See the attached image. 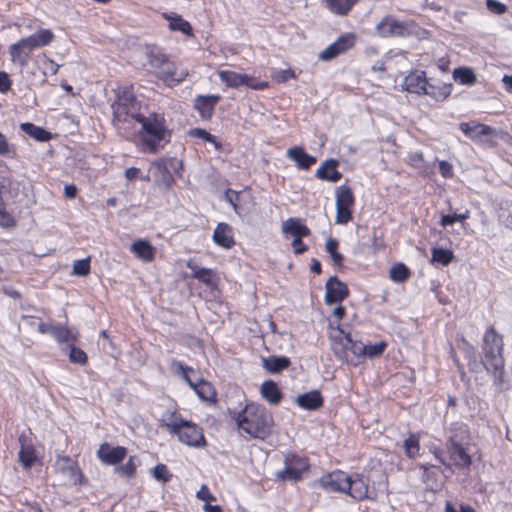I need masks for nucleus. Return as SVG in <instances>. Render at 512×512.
Instances as JSON below:
<instances>
[{"label": "nucleus", "instance_id": "4c0bfd02", "mask_svg": "<svg viewBox=\"0 0 512 512\" xmlns=\"http://www.w3.org/2000/svg\"><path fill=\"white\" fill-rule=\"evenodd\" d=\"M405 454L408 458H416L420 452V437L418 434L410 433L403 443Z\"/></svg>", "mask_w": 512, "mask_h": 512}, {"label": "nucleus", "instance_id": "7ed1b4c3", "mask_svg": "<svg viewBox=\"0 0 512 512\" xmlns=\"http://www.w3.org/2000/svg\"><path fill=\"white\" fill-rule=\"evenodd\" d=\"M146 58L150 67L155 70L157 78L169 87L181 83L189 74L185 67L172 61L158 47L148 46Z\"/></svg>", "mask_w": 512, "mask_h": 512}, {"label": "nucleus", "instance_id": "9d476101", "mask_svg": "<svg viewBox=\"0 0 512 512\" xmlns=\"http://www.w3.org/2000/svg\"><path fill=\"white\" fill-rule=\"evenodd\" d=\"M38 331L42 334H50L59 344H75L78 333L63 324H54L53 322H40Z\"/></svg>", "mask_w": 512, "mask_h": 512}, {"label": "nucleus", "instance_id": "f03ea898", "mask_svg": "<svg viewBox=\"0 0 512 512\" xmlns=\"http://www.w3.org/2000/svg\"><path fill=\"white\" fill-rule=\"evenodd\" d=\"M239 429L253 438L265 439L274 425L272 414L263 406L250 403L240 411L236 418Z\"/></svg>", "mask_w": 512, "mask_h": 512}, {"label": "nucleus", "instance_id": "2f4dec72", "mask_svg": "<svg viewBox=\"0 0 512 512\" xmlns=\"http://www.w3.org/2000/svg\"><path fill=\"white\" fill-rule=\"evenodd\" d=\"M459 128L468 137L474 139L481 136H488L491 134L492 129L484 124L471 122V123H460Z\"/></svg>", "mask_w": 512, "mask_h": 512}, {"label": "nucleus", "instance_id": "4468645a", "mask_svg": "<svg viewBox=\"0 0 512 512\" xmlns=\"http://www.w3.org/2000/svg\"><path fill=\"white\" fill-rule=\"evenodd\" d=\"M346 494L357 501L370 498L369 479L362 474L354 473L349 475Z\"/></svg>", "mask_w": 512, "mask_h": 512}, {"label": "nucleus", "instance_id": "49530a36", "mask_svg": "<svg viewBox=\"0 0 512 512\" xmlns=\"http://www.w3.org/2000/svg\"><path fill=\"white\" fill-rule=\"evenodd\" d=\"M338 241L334 238H329L326 242V251L330 254L334 264L340 265L343 261V256L337 251Z\"/></svg>", "mask_w": 512, "mask_h": 512}, {"label": "nucleus", "instance_id": "680f3d73", "mask_svg": "<svg viewBox=\"0 0 512 512\" xmlns=\"http://www.w3.org/2000/svg\"><path fill=\"white\" fill-rule=\"evenodd\" d=\"M439 171L442 174L443 177L449 178L453 174V168L452 165L447 161H440L439 162Z\"/></svg>", "mask_w": 512, "mask_h": 512}, {"label": "nucleus", "instance_id": "1a4fd4ad", "mask_svg": "<svg viewBox=\"0 0 512 512\" xmlns=\"http://www.w3.org/2000/svg\"><path fill=\"white\" fill-rule=\"evenodd\" d=\"M336 223L347 224L352 219L351 208L354 195L350 187L342 185L336 188Z\"/></svg>", "mask_w": 512, "mask_h": 512}, {"label": "nucleus", "instance_id": "09e8293b", "mask_svg": "<svg viewBox=\"0 0 512 512\" xmlns=\"http://www.w3.org/2000/svg\"><path fill=\"white\" fill-rule=\"evenodd\" d=\"M137 468L136 458L131 456L129 460L124 464L116 468V471L123 476L133 477Z\"/></svg>", "mask_w": 512, "mask_h": 512}, {"label": "nucleus", "instance_id": "c03bdc74", "mask_svg": "<svg viewBox=\"0 0 512 512\" xmlns=\"http://www.w3.org/2000/svg\"><path fill=\"white\" fill-rule=\"evenodd\" d=\"M188 134L192 137L203 139L204 141H207V142H211L217 150L221 149V144L216 141L215 136L210 134L205 129L194 128V129H191Z\"/></svg>", "mask_w": 512, "mask_h": 512}, {"label": "nucleus", "instance_id": "774afa93", "mask_svg": "<svg viewBox=\"0 0 512 512\" xmlns=\"http://www.w3.org/2000/svg\"><path fill=\"white\" fill-rule=\"evenodd\" d=\"M45 73L49 72L52 75H55L59 69V65L55 63L53 60L48 59L45 64Z\"/></svg>", "mask_w": 512, "mask_h": 512}, {"label": "nucleus", "instance_id": "338daca9", "mask_svg": "<svg viewBox=\"0 0 512 512\" xmlns=\"http://www.w3.org/2000/svg\"><path fill=\"white\" fill-rule=\"evenodd\" d=\"M301 238L302 237H297L294 238V240L292 241V246L294 248L295 254H302L307 250V246L302 242Z\"/></svg>", "mask_w": 512, "mask_h": 512}, {"label": "nucleus", "instance_id": "bb28decb", "mask_svg": "<svg viewBox=\"0 0 512 512\" xmlns=\"http://www.w3.org/2000/svg\"><path fill=\"white\" fill-rule=\"evenodd\" d=\"M296 403L303 409L316 410L323 405V398L318 390H313L299 395Z\"/></svg>", "mask_w": 512, "mask_h": 512}, {"label": "nucleus", "instance_id": "f3484780", "mask_svg": "<svg viewBox=\"0 0 512 512\" xmlns=\"http://www.w3.org/2000/svg\"><path fill=\"white\" fill-rule=\"evenodd\" d=\"M127 450L125 447H112L108 443L100 445L97 456L100 461L106 465H115L120 463L126 457Z\"/></svg>", "mask_w": 512, "mask_h": 512}, {"label": "nucleus", "instance_id": "f257e3e1", "mask_svg": "<svg viewBox=\"0 0 512 512\" xmlns=\"http://www.w3.org/2000/svg\"><path fill=\"white\" fill-rule=\"evenodd\" d=\"M135 124L140 125L137 145L142 152L156 153L170 140V130L165 117L158 113H143Z\"/></svg>", "mask_w": 512, "mask_h": 512}, {"label": "nucleus", "instance_id": "4be33fe9", "mask_svg": "<svg viewBox=\"0 0 512 512\" xmlns=\"http://www.w3.org/2000/svg\"><path fill=\"white\" fill-rule=\"evenodd\" d=\"M388 344L386 341L381 340L376 343H363L359 341V364L364 359H375L383 355Z\"/></svg>", "mask_w": 512, "mask_h": 512}, {"label": "nucleus", "instance_id": "b1692460", "mask_svg": "<svg viewBox=\"0 0 512 512\" xmlns=\"http://www.w3.org/2000/svg\"><path fill=\"white\" fill-rule=\"evenodd\" d=\"M220 100L219 95H199L195 99L194 108L199 112L202 118H210L215 104Z\"/></svg>", "mask_w": 512, "mask_h": 512}, {"label": "nucleus", "instance_id": "6e6552de", "mask_svg": "<svg viewBox=\"0 0 512 512\" xmlns=\"http://www.w3.org/2000/svg\"><path fill=\"white\" fill-rule=\"evenodd\" d=\"M309 469L306 457L297 454H287L284 460V468L277 472V478L284 481H299Z\"/></svg>", "mask_w": 512, "mask_h": 512}, {"label": "nucleus", "instance_id": "412c9836", "mask_svg": "<svg viewBox=\"0 0 512 512\" xmlns=\"http://www.w3.org/2000/svg\"><path fill=\"white\" fill-rule=\"evenodd\" d=\"M58 471L68 477L73 483H80L82 474L78 465L69 456H58L55 463Z\"/></svg>", "mask_w": 512, "mask_h": 512}, {"label": "nucleus", "instance_id": "c9c22d12", "mask_svg": "<svg viewBox=\"0 0 512 512\" xmlns=\"http://www.w3.org/2000/svg\"><path fill=\"white\" fill-rule=\"evenodd\" d=\"M290 360L285 356H272L263 359V367L269 373H278L288 368Z\"/></svg>", "mask_w": 512, "mask_h": 512}, {"label": "nucleus", "instance_id": "3c124183", "mask_svg": "<svg viewBox=\"0 0 512 512\" xmlns=\"http://www.w3.org/2000/svg\"><path fill=\"white\" fill-rule=\"evenodd\" d=\"M90 271L89 259L77 260L73 264V274L78 276H86Z\"/></svg>", "mask_w": 512, "mask_h": 512}, {"label": "nucleus", "instance_id": "9b49d317", "mask_svg": "<svg viewBox=\"0 0 512 512\" xmlns=\"http://www.w3.org/2000/svg\"><path fill=\"white\" fill-rule=\"evenodd\" d=\"M402 85L404 89L410 93H415L418 95L425 94L431 97H437V94L434 91V85L428 83L424 71L416 70L411 72L405 77Z\"/></svg>", "mask_w": 512, "mask_h": 512}, {"label": "nucleus", "instance_id": "864d4df0", "mask_svg": "<svg viewBox=\"0 0 512 512\" xmlns=\"http://www.w3.org/2000/svg\"><path fill=\"white\" fill-rule=\"evenodd\" d=\"M434 91L437 94V97H434L435 99H447L452 92V84H443L439 87L434 85Z\"/></svg>", "mask_w": 512, "mask_h": 512}, {"label": "nucleus", "instance_id": "e2e57ef3", "mask_svg": "<svg viewBox=\"0 0 512 512\" xmlns=\"http://www.w3.org/2000/svg\"><path fill=\"white\" fill-rule=\"evenodd\" d=\"M11 152V146L7 137L0 132V155L6 156Z\"/></svg>", "mask_w": 512, "mask_h": 512}, {"label": "nucleus", "instance_id": "f8f14e48", "mask_svg": "<svg viewBox=\"0 0 512 512\" xmlns=\"http://www.w3.org/2000/svg\"><path fill=\"white\" fill-rule=\"evenodd\" d=\"M217 74L221 81L228 87L237 88L239 86H247L253 89H263L267 87L266 83H256L254 78L246 74H239L229 70H220Z\"/></svg>", "mask_w": 512, "mask_h": 512}, {"label": "nucleus", "instance_id": "c85d7f7f", "mask_svg": "<svg viewBox=\"0 0 512 512\" xmlns=\"http://www.w3.org/2000/svg\"><path fill=\"white\" fill-rule=\"evenodd\" d=\"M287 156L301 169H309L316 162V158L307 154L301 147L288 149Z\"/></svg>", "mask_w": 512, "mask_h": 512}, {"label": "nucleus", "instance_id": "69168bd1", "mask_svg": "<svg viewBox=\"0 0 512 512\" xmlns=\"http://www.w3.org/2000/svg\"><path fill=\"white\" fill-rule=\"evenodd\" d=\"M445 511L446 512H475V510L469 505H461L458 510L450 502L446 503Z\"/></svg>", "mask_w": 512, "mask_h": 512}, {"label": "nucleus", "instance_id": "bf43d9fd", "mask_svg": "<svg viewBox=\"0 0 512 512\" xmlns=\"http://www.w3.org/2000/svg\"><path fill=\"white\" fill-rule=\"evenodd\" d=\"M274 77L278 82H286L288 79L294 78L295 74L291 69H284L275 72Z\"/></svg>", "mask_w": 512, "mask_h": 512}, {"label": "nucleus", "instance_id": "423d86ee", "mask_svg": "<svg viewBox=\"0 0 512 512\" xmlns=\"http://www.w3.org/2000/svg\"><path fill=\"white\" fill-rule=\"evenodd\" d=\"M164 427L172 435H176L183 444L202 448L206 446V440L202 428L195 423L186 421L176 413H171L164 422Z\"/></svg>", "mask_w": 512, "mask_h": 512}, {"label": "nucleus", "instance_id": "ea45409f", "mask_svg": "<svg viewBox=\"0 0 512 512\" xmlns=\"http://www.w3.org/2000/svg\"><path fill=\"white\" fill-rule=\"evenodd\" d=\"M193 390L202 400L210 401L215 397V390L213 386L209 382L202 379L197 378V384Z\"/></svg>", "mask_w": 512, "mask_h": 512}, {"label": "nucleus", "instance_id": "e433bc0d", "mask_svg": "<svg viewBox=\"0 0 512 512\" xmlns=\"http://www.w3.org/2000/svg\"><path fill=\"white\" fill-rule=\"evenodd\" d=\"M20 128L24 133L41 142H46L51 138L48 131L32 123H22Z\"/></svg>", "mask_w": 512, "mask_h": 512}, {"label": "nucleus", "instance_id": "6ab92c4d", "mask_svg": "<svg viewBox=\"0 0 512 512\" xmlns=\"http://www.w3.org/2000/svg\"><path fill=\"white\" fill-rule=\"evenodd\" d=\"M376 32L382 37L403 36L407 28L404 23L397 21L394 17L386 16L376 25Z\"/></svg>", "mask_w": 512, "mask_h": 512}, {"label": "nucleus", "instance_id": "ddd939ff", "mask_svg": "<svg viewBox=\"0 0 512 512\" xmlns=\"http://www.w3.org/2000/svg\"><path fill=\"white\" fill-rule=\"evenodd\" d=\"M349 475L343 471H333L318 481L319 485L328 492H341L346 493Z\"/></svg>", "mask_w": 512, "mask_h": 512}, {"label": "nucleus", "instance_id": "79ce46f5", "mask_svg": "<svg viewBox=\"0 0 512 512\" xmlns=\"http://www.w3.org/2000/svg\"><path fill=\"white\" fill-rule=\"evenodd\" d=\"M168 20H169V28L171 30L181 31L182 33H184L186 35H190L192 33L191 25L189 24V22L184 20L182 17H180L178 15L170 16V17H168Z\"/></svg>", "mask_w": 512, "mask_h": 512}, {"label": "nucleus", "instance_id": "f704fd0d", "mask_svg": "<svg viewBox=\"0 0 512 512\" xmlns=\"http://www.w3.org/2000/svg\"><path fill=\"white\" fill-rule=\"evenodd\" d=\"M260 392L262 397L271 404H278L281 400V391L277 384L271 380L262 383Z\"/></svg>", "mask_w": 512, "mask_h": 512}, {"label": "nucleus", "instance_id": "a18cd8bd", "mask_svg": "<svg viewBox=\"0 0 512 512\" xmlns=\"http://www.w3.org/2000/svg\"><path fill=\"white\" fill-rule=\"evenodd\" d=\"M409 276V269L404 264H396L390 270V278L394 282H404Z\"/></svg>", "mask_w": 512, "mask_h": 512}, {"label": "nucleus", "instance_id": "c756f323", "mask_svg": "<svg viewBox=\"0 0 512 512\" xmlns=\"http://www.w3.org/2000/svg\"><path fill=\"white\" fill-rule=\"evenodd\" d=\"M131 251L141 260L150 262L155 255V249L149 241L138 239L131 244Z\"/></svg>", "mask_w": 512, "mask_h": 512}, {"label": "nucleus", "instance_id": "7c9ffc66", "mask_svg": "<svg viewBox=\"0 0 512 512\" xmlns=\"http://www.w3.org/2000/svg\"><path fill=\"white\" fill-rule=\"evenodd\" d=\"M282 232L289 234L295 238L305 237L310 234V230L307 226L303 225L299 219L289 218L282 224Z\"/></svg>", "mask_w": 512, "mask_h": 512}, {"label": "nucleus", "instance_id": "473e14b6", "mask_svg": "<svg viewBox=\"0 0 512 512\" xmlns=\"http://www.w3.org/2000/svg\"><path fill=\"white\" fill-rule=\"evenodd\" d=\"M358 0H324L326 8L333 14L347 15Z\"/></svg>", "mask_w": 512, "mask_h": 512}, {"label": "nucleus", "instance_id": "39448f33", "mask_svg": "<svg viewBox=\"0 0 512 512\" xmlns=\"http://www.w3.org/2000/svg\"><path fill=\"white\" fill-rule=\"evenodd\" d=\"M113 110V123L119 130L133 126L142 115L141 104L133 93L124 89L118 93L116 100L111 105Z\"/></svg>", "mask_w": 512, "mask_h": 512}, {"label": "nucleus", "instance_id": "0e129e2a", "mask_svg": "<svg viewBox=\"0 0 512 512\" xmlns=\"http://www.w3.org/2000/svg\"><path fill=\"white\" fill-rule=\"evenodd\" d=\"M409 163L415 167H420L424 162L423 154L421 152H414L408 156Z\"/></svg>", "mask_w": 512, "mask_h": 512}, {"label": "nucleus", "instance_id": "4d7b16f0", "mask_svg": "<svg viewBox=\"0 0 512 512\" xmlns=\"http://www.w3.org/2000/svg\"><path fill=\"white\" fill-rule=\"evenodd\" d=\"M486 6L488 10L495 14H502L506 11V6L497 0H487Z\"/></svg>", "mask_w": 512, "mask_h": 512}, {"label": "nucleus", "instance_id": "20e7f679", "mask_svg": "<svg viewBox=\"0 0 512 512\" xmlns=\"http://www.w3.org/2000/svg\"><path fill=\"white\" fill-rule=\"evenodd\" d=\"M331 348L335 356L350 365H359V341L353 340L349 325L329 322Z\"/></svg>", "mask_w": 512, "mask_h": 512}, {"label": "nucleus", "instance_id": "6e6d98bb", "mask_svg": "<svg viewBox=\"0 0 512 512\" xmlns=\"http://www.w3.org/2000/svg\"><path fill=\"white\" fill-rule=\"evenodd\" d=\"M0 226L11 228L15 226L14 218L5 210L0 209Z\"/></svg>", "mask_w": 512, "mask_h": 512}, {"label": "nucleus", "instance_id": "052dcab7", "mask_svg": "<svg viewBox=\"0 0 512 512\" xmlns=\"http://www.w3.org/2000/svg\"><path fill=\"white\" fill-rule=\"evenodd\" d=\"M11 87V80L6 72L0 71V92H7Z\"/></svg>", "mask_w": 512, "mask_h": 512}, {"label": "nucleus", "instance_id": "5fc2aeb1", "mask_svg": "<svg viewBox=\"0 0 512 512\" xmlns=\"http://www.w3.org/2000/svg\"><path fill=\"white\" fill-rule=\"evenodd\" d=\"M196 497L202 501L207 502L206 504H209V502L216 500V498L210 492L209 488L206 485L201 486V488L196 494Z\"/></svg>", "mask_w": 512, "mask_h": 512}, {"label": "nucleus", "instance_id": "8fccbe9b", "mask_svg": "<svg viewBox=\"0 0 512 512\" xmlns=\"http://www.w3.org/2000/svg\"><path fill=\"white\" fill-rule=\"evenodd\" d=\"M153 477L158 481L168 482L172 478V474L169 472L168 468L164 464H158L153 469Z\"/></svg>", "mask_w": 512, "mask_h": 512}, {"label": "nucleus", "instance_id": "2eb2a0df", "mask_svg": "<svg viewBox=\"0 0 512 512\" xmlns=\"http://www.w3.org/2000/svg\"><path fill=\"white\" fill-rule=\"evenodd\" d=\"M354 44V36L352 34H346L339 37L335 42L326 47L320 54L319 59L323 61H329L338 55L346 52Z\"/></svg>", "mask_w": 512, "mask_h": 512}, {"label": "nucleus", "instance_id": "de8ad7c7", "mask_svg": "<svg viewBox=\"0 0 512 512\" xmlns=\"http://www.w3.org/2000/svg\"><path fill=\"white\" fill-rule=\"evenodd\" d=\"M70 346L69 360L72 363L85 365L88 361L87 354L80 348L73 345Z\"/></svg>", "mask_w": 512, "mask_h": 512}, {"label": "nucleus", "instance_id": "dca6fc26", "mask_svg": "<svg viewBox=\"0 0 512 512\" xmlns=\"http://www.w3.org/2000/svg\"><path fill=\"white\" fill-rule=\"evenodd\" d=\"M325 287V302L327 305L336 304L348 295V288L346 284L341 282L336 276L330 277Z\"/></svg>", "mask_w": 512, "mask_h": 512}, {"label": "nucleus", "instance_id": "a211bd4d", "mask_svg": "<svg viewBox=\"0 0 512 512\" xmlns=\"http://www.w3.org/2000/svg\"><path fill=\"white\" fill-rule=\"evenodd\" d=\"M33 49L24 38L9 46L10 59L14 64L25 67L30 59Z\"/></svg>", "mask_w": 512, "mask_h": 512}, {"label": "nucleus", "instance_id": "cd10ccee", "mask_svg": "<svg viewBox=\"0 0 512 512\" xmlns=\"http://www.w3.org/2000/svg\"><path fill=\"white\" fill-rule=\"evenodd\" d=\"M24 39L34 50L49 45L54 40V33L50 29H40Z\"/></svg>", "mask_w": 512, "mask_h": 512}, {"label": "nucleus", "instance_id": "a19ab883", "mask_svg": "<svg viewBox=\"0 0 512 512\" xmlns=\"http://www.w3.org/2000/svg\"><path fill=\"white\" fill-rule=\"evenodd\" d=\"M454 258L453 252L449 249L436 247L432 249V263H439L443 266L449 265Z\"/></svg>", "mask_w": 512, "mask_h": 512}, {"label": "nucleus", "instance_id": "72a5a7b5", "mask_svg": "<svg viewBox=\"0 0 512 512\" xmlns=\"http://www.w3.org/2000/svg\"><path fill=\"white\" fill-rule=\"evenodd\" d=\"M186 267L192 271L193 278L203 282L206 285L212 284L214 275L212 269L199 267L193 260H188Z\"/></svg>", "mask_w": 512, "mask_h": 512}, {"label": "nucleus", "instance_id": "13d9d810", "mask_svg": "<svg viewBox=\"0 0 512 512\" xmlns=\"http://www.w3.org/2000/svg\"><path fill=\"white\" fill-rule=\"evenodd\" d=\"M239 193L234 191V190H231V189H228L226 192H225V200L231 204V206L233 207V209L237 212V202L239 200Z\"/></svg>", "mask_w": 512, "mask_h": 512}, {"label": "nucleus", "instance_id": "37998d69", "mask_svg": "<svg viewBox=\"0 0 512 512\" xmlns=\"http://www.w3.org/2000/svg\"><path fill=\"white\" fill-rule=\"evenodd\" d=\"M172 367L176 369L183 376V378L189 384V386L192 389H194L195 385L197 384V379L193 380L190 376V373L194 374L195 371L192 368L187 367L183 365L181 362L175 360L172 362Z\"/></svg>", "mask_w": 512, "mask_h": 512}, {"label": "nucleus", "instance_id": "603ef678", "mask_svg": "<svg viewBox=\"0 0 512 512\" xmlns=\"http://www.w3.org/2000/svg\"><path fill=\"white\" fill-rule=\"evenodd\" d=\"M468 218V212L464 214H453V215H443L441 218V225L448 226L452 225L456 221H463Z\"/></svg>", "mask_w": 512, "mask_h": 512}, {"label": "nucleus", "instance_id": "0eeeda50", "mask_svg": "<svg viewBox=\"0 0 512 512\" xmlns=\"http://www.w3.org/2000/svg\"><path fill=\"white\" fill-rule=\"evenodd\" d=\"M483 341V363L486 369L492 372L495 380L501 382V376L504 369L502 337L493 328H490L484 334Z\"/></svg>", "mask_w": 512, "mask_h": 512}, {"label": "nucleus", "instance_id": "5701e85b", "mask_svg": "<svg viewBox=\"0 0 512 512\" xmlns=\"http://www.w3.org/2000/svg\"><path fill=\"white\" fill-rule=\"evenodd\" d=\"M338 161L335 159H327L316 171V176L323 180L337 182L341 179L342 174L336 169Z\"/></svg>", "mask_w": 512, "mask_h": 512}, {"label": "nucleus", "instance_id": "58836bf2", "mask_svg": "<svg viewBox=\"0 0 512 512\" xmlns=\"http://www.w3.org/2000/svg\"><path fill=\"white\" fill-rule=\"evenodd\" d=\"M453 78L460 84L473 85L476 82V75L472 69L459 67L454 69Z\"/></svg>", "mask_w": 512, "mask_h": 512}, {"label": "nucleus", "instance_id": "aec40b11", "mask_svg": "<svg viewBox=\"0 0 512 512\" xmlns=\"http://www.w3.org/2000/svg\"><path fill=\"white\" fill-rule=\"evenodd\" d=\"M448 450L450 453V458L456 466L469 467L471 465V458L466 453L461 443L457 440L456 435L450 436Z\"/></svg>", "mask_w": 512, "mask_h": 512}, {"label": "nucleus", "instance_id": "393cba45", "mask_svg": "<svg viewBox=\"0 0 512 512\" xmlns=\"http://www.w3.org/2000/svg\"><path fill=\"white\" fill-rule=\"evenodd\" d=\"M25 436L21 435L19 437V442L21 443V449L18 453L19 462L22 464L23 468L28 470L30 469L37 460L36 450L32 444L25 443Z\"/></svg>", "mask_w": 512, "mask_h": 512}, {"label": "nucleus", "instance_id": "a878e982", "mask_svg": "<svg viewBox=\"0 0 512 512\" xmlns=\"http://www.w3.org/2000/svg\"><path fill=\"white\" fill-rule=\"evenodd\" d=\"M213 239L215 243L223 248H231L234 245L232 228L226 223H219L214 230Z\"/></svg>", "mask_w": 512, "mask_h": 512}]
</instances>
